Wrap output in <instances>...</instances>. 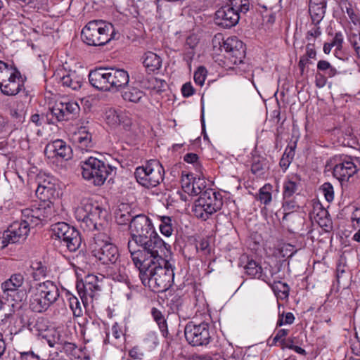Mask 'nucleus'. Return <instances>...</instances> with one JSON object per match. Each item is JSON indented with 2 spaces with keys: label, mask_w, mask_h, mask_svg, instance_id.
<instances>
[{
  "label": "nucleus",
  "mask_w": 360,
  "mask_h": 360,
  "mask_svg": "<svg viewBox=\"0 0 360 360\" xmlns=\"http://www.w3.org/2000/svg\"><path fill=\"white\" fill-rule=\"evenodd\" d=\"M155 250L148 254L132 253V261L139 270L142 283L153 291L163 292L169 288L174 278L172 265L165 259L170 254V245Z\"/></svg>",
  "instance_id": "nucleus-1"
},
{
  "label": "nucleus",
  "mask_w": 360,
  "mask_h": 360,
  "mask_svg": "<svg viewBox=\"0 0 360 360\" xmlns=\"http://www.w3.org/2000/svg\"><path fill=\"white\" fill-rule=\"evenodd\" d=\"M129 231L131 239L128 241V248L131 258L134 252H141L147 255L169 245L160 238L151 219L145 214H137L133 217Z\"/></svg>",
  "instance_id": "nucleus-2"
},
{
  "label": "nucleus",
  "mask_w": 360,
  "mask_h": 360,
  "mask_svg": "<svg viewBox=\"0 0 360 360\" xmlns=\"http://www.w3.org/2000/svg\"><path fill=\"white\" fill-rule=\"evenodd\" d=\"M108 215V211L96 201L84 199L75 210V217L84 230L99 229Z\"/></svg>",
  "instance_id": "nucleus-3"
},
{
  "label": "nucleus",
  "mask_w": 360,
  "mask_h": 360,
  "mask_svg": "<svg viewBox=\"0 0 360 360\" xmlns=\"http://www.w3.org/2000/svg\"><path fill=\"white\" fill-rule=\"evenodd\" d=\"M30 292V308L37 313L46 311L60 296L58 286L49 280L36 283Z\"/></svg>",
  "instance_id": "nucleus-4"
},
{
  "label": "nucleus",
  "mask_w": 360,
  "mask_h": 360,
  "mask_svg": "<svg viewBox=\"0 0 360 360\" xmlns=\"http://www.w3.org/2000/svg\"><path fill=\"white\" fill-rule=\"evenodd\" d=\"M112 24L101 20L89 21L82 29L81 37L89 46H103L115 38Z\"/></svg>",
  "instance_id": "nucleus-5"
},
{
  "label": "nucleus",
  "mask_w": 360,
  "mask_h": 360,
  "mask_svg": "<svg viewBox=\"0 0 360 360\" xmlns=\"http://www.w3.org/2000/svg\"><path fill=\"white\" fill-rule=\"evenodd\" d=\"M25 274L15 272L1 283V290L13 311L20 309L27 300V291L23 288Z\"/></svg>",
  "instance_id": "nucleus-6"
},
{
  "label": "nucleus",
  "mask_w": 360,
  "mask_h": 360,
  "mask_svg": "<svg viewBox=\"0 0 360 360\" xmlns=\"http://www.w3.org/2000/svg\"><path fill=\"white\" fill-rule=\"evenodd\" d=\"M81 168L82 177L95 186L103 185L114 169L111 165L94 157L82 161Z\"/></svg>",
  "instance_id": "nucleus-7"
},
{
  "label": "nucleus",
  "mask_w": 360,
  "mask_h": 360,
  "mask_svg": "<svg viewBox=\"0 0 360 360\" xmlns=\"http://www.w3.org/2000/svg\"><path fill=\"white\" fill-rule=\"evenodd\" d=\"M249 9V0H229L216 11L215 23L223 28L232 27L238 22L239 13H246Z\"/></svg>",
  "instance_id": "nucleus-8"
},
{
  "label": "nucleus",
  "mask_w": 360,
  "mask_h": 360,
  "mask_svg": "<svg viewBox=\"0 0 360 360\" xmlns=\"http://www.w3.org/2000/svg\"><path fill=\"white\" fill-rule=\"evenodd\" d=\"M222 205V195L212 188H207L195 201L192 211L197 218L207 220L219 211Z\"/></svg>",
  "instance_id": "nucleus-9"
},
{
  "label": "nucleus",
  "mask_w": 360,
  "mask_h": 360,
  "mask_svg": "<svg viewBox=\"0 0 360 360\" xmlns=\"http://www.w3.org/2000/svg\"><path fill=\"white\" fill-rule=\"evenodd\" d=\"M91 253L97 261L104 265L115 264L120 257L118 249L110 237L101 233L94 237Z\"/></svg>",
  "instance_id": "nucleus-10"
},
{
  "label": "nucleus",
  "mask_w": 360,
  "mask_h": 360,
  "mask_svg": "<svg viewBox=\"0 0 360 360\" xmlns=\"http://www.w3.org/2000/svg\"><path fill=\"white\" fill-rule=\"evenodd\" d=\"M22 217L30 226L43 225L55 216V207L51 200H41L21 210Z\"/></svg>",
  "instance_id": "nucleus-11"
},
{
  "label": "nucleus",
  "mask_w": 360,
  "mask_h": 360,
  "mask_svg": "<svg viewBox=\"0 0 360 360\" xmlns=\"http://www.w3.org/2000/svg\"><path fill=\"white\" fill-rule=\"evenodd\" d=\"M164 169L157 160H150L145 165L136 168L134 176L143 187L150 188L157 186L163 180Z\"/></svg>",
  "instance_id": "nucleus-12"
},
{
  "label": "nucleus",
  "mask_w": 360,
  "mask_h": 360,
  "mask_svg": "<svg viewBox=\"0 0 360 360\" xmlns=\"http://www.w3.org/2000/svg\"><path fill=\"white\" fill-rule=\"evenodd\" d=\"M328 167L333 169V175L341 184L347 182L357 172L356 165L352 158L345 155H335L331 158Z\"/></svg>",
  "instance_id": "nucleus-13"
},
{
  "label": "nucleus",
  "mask_w": 360,
  "mask_h": 360,
  "mask_svg": "<svg viewBox=\"0 0 360 360\" xmlns=\"http://www.w3.org/2000/svg\"><path fill=\"white\" fill-rule=\"evenodd\" d=\"M30 229V224L23 218L20 221H13L0 236V250L4 249L9 244L25 240Z\"/></svg>",
  "instance_id": "nucleus-14"
},
{
  "label": "nucleus",
  "mask_w": 360,
  "mask_h": 360,
  "mask_svg": "<svg viewBox=\"0 0 360 360\" xmlns=\"http://www.w3.org/2000/svg\"><path fill=\"white\" fill-rule=\"evenodd\" d=\"M184 335L186 341L195 347L206 346L210 342L212 338L210 326L205 322L200 323L188 322L185 327Z\"/></svg>",
  "instance_id": "nucleus-15"
},
{
  "label": "nucleus",
  "mask_w": 360,
  "mask_h": 360,
  "mask_svg": "<svg viewBox=\"0 0 360 360\" xmlns=\"http://www.w3.org/2000/svg\"><path fill=\"white\" fill-rule=\"evenodd\" d=\"M51 230L53 235L60 240L70 252H75L80 247V234L74 227L65 222H58L52 226Z\"/></svg>",
  "instance_id": "nucleus-16"
},
{
  "label": "nucleus",
  "mask_w": 360,
  "mask_h": 360,
  "mask_svg": "<svg viewBox=\"0 0 360 360\" xmlns=\"http://www.w3.org/2000/svg\"><path fill=\"white\" fill-rule=\"evenodd\" d=\"M103 279V276L89 274L85 277L82 283L77 285V292L84 306L91 303L94 299L97 298L101 291V283Z\"/></svg>",
  "instance_id": "nucleus-17"
},
{
  "label": "nucleus",
  "mask_w": 360,
  "mask_h": 360,
  "mask_svg": "<svg viewBox=\"0 0 360 360\" xmlns=\"http://www.w3.org/2000/svg\"><path fill=\"white\" fill-rule=\"evenodd\" d=\"M218 42L222 50L226 53V57L230 60L233 65L240 64L245 58V49L242 41L239 40L236 37H230L223 41L222 45L219 41V38L217 36L213 40V43Z\"/></svg>",
  "instance_id": "nucleus-18"
},
{
  "label": "nucleus",
  "mask_w": 360,
  "mask_h": 360,
  "mask_svg": "<svg viewBox=\"0 0 360 360\" xmlns=\"http://www.w3.org/2000/svg\"><path fill=\"white\" fill-rule=\"evenodd\" d=\"M80 110L78 103L67 98H62L56 101L50 108V115L56 121L68 120L75 117Z\"/></svg>",
  "instance_id": "nucleus-19"
},
{
  "label": "nucleus",
  "mask_w": 360,
  "mask_h": 360,
  "mask_svg": "<svg viewBox=\"0 0 360 360\" xmlns=\"http://www.w3.org/2000/svg\"><path fill=\"white\" fill-rule=\"evenodd\" d=\"M104 120L105 123L111 128L120 127L124 131H129L132 124L128 112L113 108H110L105 111Z\"/></svg>",
  "instance_id": "nucleus-20"
},
{
  "label": "nucleus",
  "mask_w": 360,
  "mask_h": 360,
  "mask_svg": "<svg viewBox=\"0 0 360 360\" xmlns=\"http://www.w3.org/2000/svg\"><path fill=\"white\" fill-rule=\"evenodd\" d=\"M89 80L90 84L98 90L112 91L110 68H99L90 71Z\"/></svg>",
  "instance_id": "nucleus-21"
},
{
  "label": "nucleus",
  "mask_w": 360,
  "mask_h": 360,
  "mask_svg": "<svg viewBox=\"0 0 360 360\" xmlns=\"http://www.w3.org/2000/svg\"><path fill=\"white\" fill-rule=\"evenodd\" d=\"M44 154L49 159L68 160L72 155V148L64 141L56 139L46 146Z\"/></svg>",
  "instance_id": "nucleus-22"
},
{
  "label": "nucleus",
  "mask_w": 360,
  "mask_h": 360,
  "mask_svg": "<svg viewBox=\"0 0 360 360\" xmlns=\"http://www.w3.org/2000/svg\"><path fill=\"white\" fill-rule=\"evenodd\" d=\"M58 188V180L53 176H46L39 182L36 195L41 200H51L55 196Z\"/></svg>",
  "instance_id": "nucleus-23"
},
{
  "label": "nucleus",
  "mask_w": 360,
  "mask_h": 360,
  "mask_svg": "<svg viewBox=\"0 0 360 360\" xmlns=\"http://www.w3.org/2000/svg\"><path fill=\"white\" fill-rule=\"evenodd\" d=\"M54 77L63 86L72 90L79 89L83 83L84 78L75 71L60 70L55 73Z\"/></svg>",
  "instance_id": "nucleus-24"
},
{
  "label": "nucleus",
  "mask_w": 360,
  "mask_h": 360,
  "mask_svg": "<svg viewBox=\"0 0 360 360\" xmlns=\"http://www.w3.org/2000/svg\"><path fill=\"white\" fill-rule=\"evenodd\" d=\"M72 139L78 148L82 151H89L94 148L92 135L86 126L79 127L74 133Z\"/></svg>",
  "instance_id": "nucleus-25"
},
{
  "label": "nucleus",
  "mask_w": 360,
  "mask_h": 360,
  "mask_svg": "<svg viewBox=\"0 0 360 360\" xmlns=\"http://www.w3.org/2000/svg\"><path fill=\"white\" fill-rule=\"evenodd\" d=\"M26 78L20 75L13 81L6 80L0 83V89L2 94L6 96H15L24 87Z\"/></svg>",
  "instance_id": "nucleus-26"
},
{
  "label": "nucleus",
  "mask_w": 360,
  "mask_h": 360,
  "mask_svg": "<svg viewBox=\"0 0 360 360\" xmlns=\"http://www.w3.org/2000/svg\"><path fill=\"white\" fill-rule=\"evenodd\" d=\"M63 349L70 359L89 360L90 356L86 351V347H78L75 343L65 340Z\"/></svg>",
  "instance_id": "nucleus-27"
},
{
  "label": "nucleus",
  "mask_w": 360,
  "mask_h": 360,
  "mask_svg": "<svg viewBox=\"0 0 360 360\" xmlns=\"http://www.w3.org/2000/svg\"><path fill=\"white\" fill-rule=\"evenodd\" d=\"M112 91H117L129 82L128 72L123 69L110 68Z\"/></svg>",
  "instance_id": "nucleus-28"
},
{
  "label": "nucleus",
  "mask_w": 360,
  "mask_h": 360,
  "mask_svg": "<svg viewBox=\"0 0 360 360\" xmlns=\"http://www.w3.org/2000/svg\"><path fill=\"white\" fill-rule=\"evenodd\" d=\"M40 336L41 339L46 340L50 347H53L56 345H63L66 340L62 334V330L56 328L46 330L44 333H41Z\"/></svg>",
  "instance_id": "nucleus-29"
},
{
  "label": "nucleus",
  "mask_w": 360,
  "mask_h": 360,
  "mask_svg": "<svg viewBox=\"0 0 360 360\" xmlns=\"http://www.w3.org/2000/svg\"><path fill=\"white\" fill-rule=\"evenodd\" d=\"M300 181L297 176H288L285 179L283 184V199L287 198H295L294 196L299 190Z\"/></svg>",
  "instance_id": "nucleus-30"
},
{
  "label": "nucleus",
  "mask_w": 360,
  "mask_h": 360,
  "mask_svg": "<svg viewBox=\"0 0 360 360\" xmlns=\"http://www.w3.org/2000/svg\"><path fill=\"white\" fill-rule=\"evenodd\" d=\"M143 64L148 72H153L162 67V58L158 54L148 51L143 57Z\"/></svg>",
  "instance_id": "nucleus-31"
},
{
  "label": "nucleus",
  "mask_w": 360,
  "mask_h": 360,
  "mask_svg": "<svg viewBox=\"0 0 360 360\" xmlns=\"http://www.w3.org/2000/svg\"><path fill=\"white\" fill-rule=\"evenodd\" d=\"M144 95V92L138 87L130 86L124 91L122 96L123 99L126 101L138 103L143 98Z\"/></svg>",
  "instance_id": "nucleus-32"
},
{
  "label": "nucleus",
  "mask_w": 360,
  "mask_h": 360,
  "mask_svg": "<svg viewBox=\"0 0 360 360\" xmlns=\"http://www.w3.org/2000/svg\"><path fill=\"white\" fill-rule=\"evenodd\" d=\"M261 273L258 279H261L265 283L271 285L279 281V277L277 276L278 272L276 271L271 266L262 268Z\"/></svg>",
  "instance_id": "nucleus-33"
},
{
  "label": "nucleus",
  "mask_w": 360,
  "mask_h": 360,
  "mask_svg": "<svg viewBox=\"0 0 360 360\" xmlns=\"http://www.w3.org/2000/svg\"><path fill=\"white\" fill-rule=\"evenodd\" d=\"M157 219L160 222L159 225L160 233L166 237H170L173 233V224L172 217L168 216L157 215Z\"/></svg>",
  "instance_id": "nucleus-34"
},
{
  "label": "nucleus",
  "mask_w": 360,
  "mask_h": 360,
  "mask_svg": "<svg viewBox=\"0 0 360 360\" xmlns=\"http://www.w3.org/2000/svg\"><path fill=\"white\" fill-rule=\"evenodd\" d=\"M326 6L323 5H311L309 6V12L312 22L317 25L323 20L326 13Z\"/></svg>",
  "instance_id": "nucleus-35"
},
{
  "label": "nucleus",
  "mask_w": 360,
  "mask_h": 360,
  "mask_svg": "<svg viewBox=\"0 0 360 360\" xmlns=\"http://www.w3.org/2000/svg\"><path fill=\"white\" fill-rule=\"evenodd\" d=\"M129 208L128 205L122 204L119 207L115 213L116 221L118 224L124 225L129 222L131 223V220L134 217L131 216L130 212L128 210Z\"/></svg>",
  "instance_id": "nucleus-36"
},
{
  "label": "nucleus",
  "mask_w": 360,
  "mask_h": 360,
  "mask_svg": "<svg viewBox=\"0 0 360 360\" xmlns=\"http://www.w3.org/2000/svg\"><path fill=\"white\" fill-rule=\"evenodd\" d=\"M300 208L296 198H287V199H283L282 209L283 211V219L285 220L287 216L294 212H296Z\"/></svg>",
  "instance_id": "nucleus-37"
},
{
  "label": "nucleus",
  "mask_w": 360,
  "mask_h": 360,
  "mask_svg": "<svg viewBox=\"0 0 360 360\" xmlns=\"http://www.w3.org/2000/svg\"><path fill=\"white\" fill-rule=\"evenodd\" d=\"M65 297L69 302V306L73 315L76 317L81 316L83 311L78 298L70 292H66Z\"/></svg>",
  "instance_id": "nucleus-38"
},
{
  "label": "nucleus",
  "mask_w": 360,
  "mask_h": 360,
  "mask_svg": "<svg viewBox=\"0 0 360 360\" xmlns=\"http://www.w3.org/2000/svg\"><path fill=\"white\" fill-rule=\"evenodd\" d=\"M273 186L270 184H264L259 190L258 200L264 205H268L272 201Z\"/></svg>",
  "instance_id": "nucleus-39"
},
{
  "label": "nucleus",
  "mask_w": 360,
  "mask_h": 360,
  "mask_svg": "<svg viewBox=\"0 0 360 360\" xmlns=\"http://www.w3.org/2000/svg\"><path fill=\"white\" fill-rule=\"evenodd\" d=\"M151 313L154 320L159 326L162 335L166 337L168 334L167 324L162 312L156 308H153Z\"/></svg>",
  "instance_id": "nucleus-40"
},
{
  "label": "nucleus",
  "mask_w": 360,
  "mask_h": 360,
  "mask_svg": "<svg viewBox=\"0 0 360 360\" xmlns=\"http://www.w3.org/2000/svg\"><path fill=\"white\" fill-rule=\"evenodd\" d=\"M271 286L278 298L281 300H285L288 297L290 288L286 283L278 281L276 283L272 284Z\"/></svg>",
  "instance_id": "nucleus-41"
},
{
  "label": "nucleus",
  "mask_w": 360,
  "mask_h": 360,
  "mask_svg": "<svg viewBox=\"0 0 360 360\" xmlns=\"http://www.w3.org/2000/svg\"><path fill=\"white\" fill-rule=\"evenodd\" d=\"M196 176H194L193 184V191L192 190L189 195H197L198 194H202L204 191L203 189L205 188V176L202 173L195 174Z\"/></svg>",
  "instance_id": "nucleus-42"
},
{
  "label": "nucleus",
  "mask_w": 360,
  "mask_h": 360,
  "mask_svg": "<svg viewBox=\"0 0 360 360\" xmlns=\"http://www.w3.org/2000/svg\"><path fill=\"white\" fill-rule=\"evenodd\" d=\"M349 40L360 59V28L349 31Z\"/></svg>",
  "instance_id": "nucleus-43"
},
{
  "label": "nucleus",
  "mask_w": 360,
  "mask_h": 360,
  "mask_svg": "<svg viewBox=\"0 0 360 360\" xmlns=\"http://www.w3.org/2000/svg\"><path fill=\"white\" fill-rule=\"evenodd\" d=\"M346 13L349 19V31L360 28V19L359 15L351 6L346 7Z\"/></svg>",
  "instance_id": "nucleus-44"
},
{
  "label": "nucleus",
  "mask_w": 360,
  "mask_h": 360,
  "mask_svg": "<svg viewBox=\"0 0 360 360\" xmlns=\"http://www.w3.org/2000/svg\"><path fill=\"white\" fill-rule=\"evenodd\" d=\"M262 267L254 260H250L245 266V273L253 277L258 278L261 273Z\"/></svg>",
  "instance_id": "nucleus-45"
},
{
  "label": "nucleus",
  "mask_w": 360,
  "mask_h": 360,
  "mask_svg": "<svg viewBox=\"0 0 360 360\" xmlns=\"http://www.w3.org/2000/svg\"><path fill=\"white\" fill-rule=\"evenodd\" d=\"M31 268L33 271V276L35 280L44 278L46 276V266L41 262H33L31 265Z\"/></svg>",
  "instance_id": "nucleus-46"
},
{
  "label": "nucleus",
  "mask_w": 360,
  "mask_h": 360,
  "mask_svg": "<svg viewBox=\"0 0 360 360\" xmlns=\"http://www.w3.org/2000/svg\"><path fill=\"white\" fill-rule=\"evenodd\" d=\"M184 160L188 163L193 165L194 169L198 174H202V167L200 162L198 161V156L195 153H187L184 157Z\"/></svg>",
  "instance_id": "nucleus-47"
},
{
  "label": "nucleus",
  "mask_w": 360,
  "mask_h": 360,
  "mask_svg": "<svg viewBox=\"0 0 360 360\" xmlns=\"http://www.w3.org/2000/svg\"><path fill=\"white\" fill-rule=\"evenodd\" d=\"M194 176L193 174L190 173H182L181 176V185L182 188L184 191V192L187 193L188 194L191 193L192 192L191 191H193V181Z\"/></svg>",
  "instance_id": "nucleus-48"
},
{
  "label": "nucleus",
  "mask_w": 360,
  "mask_h": 360,
  "mask_svg": "<svg viewBox=\"0 0 360 360\" xmlns=\"http://www.w3.org/2000/svg\"><path fill=\"white\" fill-rule=\"evenodd\" d=\"M207 71L205 68L200 66L194 72V82L196 85L200 87L204 85L205 79L207 77Z\"/></svg>",
  "instance_id": "nucleus-49"
},
{
  "label": "nucleus",
  "mask_w": 360,
  "mask_h": 360,
  "mask_svg": "<svg viewBox=\"0 0 360 360\" xmlns=\"http://www.w3.org/2000/svg\"><path fill=\"white\" fill-rule=\"evenodd\" d=\"M15 67L9 65L7 63L0 60V83L5 81L8 77H11V74H13V68Z\"/></svg>",
  "instance_id": "nucleus-50"
},
{
  "label": "nucleus",
  "mask_w": 360,
  "mask_h": 360,
  "mask_svg": "<svg viewBox=\"0 0 360 360\" xmlns=\"http://www.w3.org/2000/svg\"><path fill=\"white\" fill-rule=\"evenodd\" d=\"M143 341L150 349H154L158 345V338L156 333L153 331L148 332Z\"/></svg>",
  "instance_id": "nucleus-51"
},
{
  "label": "nucleus",
  "mask_w": 360,
  "mask_h": 360,
  "mask_svg": "<svg viewBox=\"0 0 360 360\" xmlns=\"http://www.w3.org/2000/svg\"><path fill=\"white\" fill-rule=\"evenodd\" d=\"M279 251L283 257H292L297 252L295 248L289 243L283 244L280 247Z\"/></svg>",
  "instance_id": "nucleus-52"
},
{
  "label": "nucleus",
  "mask_w": 360,
  "mask_h": 360,
  "mask_svg": "<svg viewBox=\"0 0 360 360\" xmlns=\"http://www.w3.org/2000/svg\"><path fill=\"white\" fill-rule=\"evenodd\" d=\"M295 321V316L292 313L288 312L285 314L279 316L277 321L278 326H282L283 325L292 324Z\"/></svg>",
  "instance_id": "nucleus-53"
},
{
  "label": "nucleus",
  "mask_w": 360,
  "mask_h": 360,
  "mask_svg": "<svg viewBox=\"0 0 360 360\" xmlns=\"http://www.w3.org/2000/svg\"><path fill=\"white\" fill-rule=\"evenodd\" d=\"M322 191L328 202H331L334 199L333 187L330 183H325L322 186Z\"/></svg>",
  "instance_id": "nucleus-54"
},
{
  "label": "nucleus",
  "mask_w": 360,
  "mask_h": 360,
  "mask_svg": "<svg viewBox=\"0 0 360 360\" xmlns=\"http://www.w3.org/2000/svg\"><path fill=\"white\" fill-rule=\"evenodd\" d=\"M112 278L119 282H124L127 283L128 276L126 273L125 269H119L118 272H113L111 274Z\"/></svg>",
  "instance_id": "nucleus-55"
},
{
  "label": "nucleus",
  "mask_w": 360,
  "mask_h": 360,
  "mask_svg": "<svg viewBox=\"0 0 360 360\" xmlns=\"http://www.w3.org/2000/svg\"><path fill=\"white\" fill-rule=\"evenodd\" d=\"M288 333L289 330L288 329L278 330L273 339V344H276L277 342H279L280 345L285 343V338L288 335Z\"/></svg>",
  "instance_id": "nucleus-56"
},
{
  "label": "nucleus",
  "mask_w": 360,
  "mask_h": 360,
  "mask_svg": "<svg viewBox=\"0 0 360 360\" xmlns=\"http://www.w3.org/2000/svg\"><path fill=\"white\" fill-rule=\"evenodd\" d=\"M20 331V329L17 330L14 326H8L4 331L5 338L10 341H13L14 337L18 335Z\"/></svg>",
  "instance_id": "nucleus-57"
},
{
  "label": "nucleus",
  "mask_w": 360,
  "mask_h": 360,
  "mask_svg": "<svg viewBox=\"0 0 360 360\" xmlns=\"http://www.w3.org/2000/svg\"><path fill=\"white\" fill-rule=\"evenodd\" d=\"M224 356L225 360H238V355L235 353L234 348L231 345L225 347Z\"/></svg>",
  "instance_id": "nucleus-58"
},
{
  "label": "nucleus",
  "mask_w": 360,
  "mask_h": 360,
  "mask_svg": "<svg viewBox=\"0 0 360 360\" xmlns=\"http://www.w3.org/2000/svg\"><path fill=\"white\" fill-rule=\"evenodd\" d=\"M352 227L356 229L360 227V206L356 207L352 212L351 216Z\"/></svg>",
  "instance_id": "nucleus-59"
},
{
  "label": "nucleus",
  "mask_w": 360,
  "mask_h": 360,
  "mask_svg": "<svg viewBox=\"0 0 360 360\" xmlns=\"http://www.w3.org/2000/svg\"><path fill=\"white\" fill-rule=\"evenodd\" d=\"M181 93L184 97L188 98L194 94L195 90L191 82L185 83L181 88Z\"/></svg>",
  "instance_id": "nucleus-60"
},
{
  "label": "nucleus",
  "mask_w": 360,
  "mask_h": 360,
  "mask_svg": "<svg viewBox=\"0 0 360 360\" xmlns=\"http://www.w3.org/2000/svg\"><path fill=\"white\" fill-rule=\"evenodd\" d=\"M314 25L315 26L307 32V39L308 41L314 42L315 38L321 34L320 27H317L316 25Z\"/></svg>",
  "instance_id": "nucleus-61"
},
{
  "label": "nucleus",
  "mask_w": 360,
  "mask_h": 360,
  "mask_svg": "<svg viewBox=\"0 0 360 360\" xmlns=\"http://www.w3.org/2000/svg\"><path fill=\"white\" fill-rule=\"evenodd\" d=\"M129 355L134 359L140 360L143 359L144 354L138 346H135L129 350Z\"/></svg>",
  "instance_id": "nucleus-62"
},
{
  "label": "nucleus",
  "mask_w": 360,
  "mask_h": 360,
  "mask_svg": "<svg viewBox=\"0 0 360 360\" xmlns=\"http://www.w3.org/2000/svg\"><path fill=\"white\" fill-rule=\"evenodd\" d=\"M20 360H40V358L32 351H28L20 352Z\"/></svg>",
  "instance_id": "nucleus-63"
},
{
  "label": "nucleus",
  "mask_w": 360,
  "mask_h": 360,
  "mask_svg": "<svg viewBox=\"0 0 360 360\" xmlns=\"http://www.w3.org/2000/svg\"><path fill=\"white\" fill-rule=\"evenodd\" d=\"M343 42V35L341 32H338L334 36L332 41L330 42L333 46L337 50H340L342 47V44Z\"/></svg>",
  "instance_id": "nucleus-64"
}]
</instances>
